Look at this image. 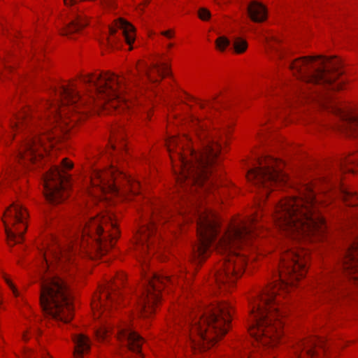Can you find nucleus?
Listing matches in <instances>:
<instances>
[{"mask_svg":"<svg viewBox=\"0 0 358 358\" xmlns=\"http://www.w3.org/2000/svg\"><path fill=\"white\" fill-rule=\"evenodd\" d=\"M115 27L122 30V34L126 43L131 45L135 40V28L129 22L122 18H118L115 20Z\"/></svg>","mask_w":358,"mask_h":358,"instance_id":"nucleus-27","label":"nucleus"},{"mask_svg":"<svg viewBox=\"0 0 358 358\" xmlns=\"http://www.w3.org/2000/svg\"><path fill=\"white\" fill-rule=\"evenodd\" d=\"M38 134H36V135H35V136H28L27 137L28 138H35L36 140V141H37V144L41 145H42L43 143V140H42V138L41 137L40 138L38 137Z\"/></svg>","mask_w":358,"mask_h":358,"instance_id":"nucleus-40","label":"nucleus"},{"mask_svg":"<svg viewBox=\"0 0 358 358\" xmlns=\"http://www.w3.org/2000/svg\"><path fill=\"white\" fill-rule=\"evenodd\" d=\"M40 304L44 313L56 321L67 323L72 319L70 292L66 282L56 275L42 278Z\"/></svg>","mask_w":358,"mask_h":358,"instance_id":"nucleus-8","label":"nucleus"},{"mask_svg":"<svg viewBox=\"0 0 358 358\" xmlns=\"http://www.w3.org/2000/svg\"><path fill=\"white\" fill-rule=\"evenodd\" d=\"M62 169H71L73 168V163L69 162L66 158H64L62 162Z\"/></svg>","mask_w":358,"mask_h":358,"instance_id":"nucleus-38","label":"nucleus"},{"mask_svg":"<svg viewBox=\"0 0 358 358\" xmlns=\"http://www.w3.org/2000/svg\"><path fill=\"white\" fill-rule=\"evenodd\" d=\"M324 341L322 338L308 339L300 343L296 351V358H303V355L314 358L317 354V348L323 349Z\"/></svg>","mask_w":358,"mask_h":358,"instance_id":"nucleus-21","label":"nucleus"},{"mask_svg":"<svg viewBox=\"0 0 358 358\" xmlns=\"http://www.w3.org/2000/svg\"><path fill=\"white\" fill-rule=\"evenodd\" d=\"M319 97V94H316V96L315 98H318Z\"/></svg>","mask_w":358,"mask_h":358,"instance_id":"nucleus-55","label":"nucleus"},{"mask_svg":"<svg viewBox=\"0 0 358 358\" xmlns=\"http://www.w3.org/2000/svg\"><path fill=\"white\" fill-rule=\"evenodd\" d=\"M331 280H332V282H335V283H334V286L336 285V284H338V282H337V281L336 282V280H335L334 279V280H333V279H331Z\"/></svg>","mask_w":358,"mask_h":358,"instance_id":"nucleus-51","label":"nucleus"},{"mask_svg":"<svg viewBox=\"0 0 358 358\" xmlns=\"http://www.w3.org/2000/svg\"><path fill=\"white\" fill-rule=\"evenodd\" d=\"M200 150L189 149L187 158L180 151L176 152L179 173L175 170L177 182L187 191L192 192L203 185L208 180V173L220 152L217 134L210 131L203 120L197 117L192 120Z\"/></svg>","mask_w":358,"mask_h":358,"instance_id":"nucleus-4","label":"nucleus"},{"mask_svg":"<svg viewBox=\"0 0 358 358\" xmlns=\"http://www.w3.org/2000/svg\"><path fill=\"white\" fill-rule=\"evenodd\" d=\"M40 147L37 144V141L34 138H25L23 144L17 152V158L19 160L27 159L29 161L34 162L36 160L37 157H41L42 154L38 152V149Z\"/></svg>","mask_w":358,"mask_h":358,"instance_id":"nucleus-20","label":"nucleus"},{"mask_svg":"<svg viewBox=\"0 0 358 358\" xmlns=\"http://www.w3.org/2000/svg\"><path fill=\"white\" fill-rule=\"evenodd\" d=\"M91 182L93 186L97 187L102 192H116L118 191V179L114 171H93L91 176Z\"/></svg>","mask_w":358,"mask_h":358,"instance_id":"nucleus-17","label":"nucleus"},{"mask_svg":"<svg viewBox=\"0 0 358 358\" xmlns=\"http://www.w3.org/2000/svg\"><path fill=\"white\" fill-rule=\"evenodd\" d=\"M50 129H45L44 130V132H43V135H46V136H47V138H48V140H50V139L52 138L50 134H48V132H49V130H50Z\"/></svg>","mask_w":358,"mask_h":358,"instance_id":"nucleus-46","label":"nucleus"},{"mask_svg":"<svg viewBox=\"0 0 358 358\" xmlns=\"http://www.w3.org/2000/svg\"><path fill=\"white\" fill-rule=\"evenodd\" d=\"M257 166L250 169L247 173L248 180L255 185L264 187L266 189L274 184H285L287 176L282 171V162L265 157L258 159Z\"/></svg>","mask_w":358,"mask_h":358,"instance_id":"nucleus-10","label":"nucleus"},{"mask_svg":"<svg viewBox=\"0 0 358 358\" xmlns=\"http://www.w3.org/2000/svg\"><path fill=\"white\" fill-rule=\"evenodd\" d=\"M138 72H144L147 79L152 83L159 82V80L155 78L154 74L165 76L169 73V67L165 64H163V66L162 67L155 64L152 69H150L145 64L142 69L140 67H138Z\"/></svg>","mask_w":358,"mask_h":358,"instance_id":"nucleus-26","label":"nucleus"},{"mask_svg":"<svg viewBox=\"0 0 358 358\" xmlns=\"http://www.w3.org/2000/svg\"><path fill=\"white\" fill-rule=\"evenodd\" d=\"M109 330L106 327H102L96 331V336L99 341H104L108 334Z\"/></svg>","mask_w":358,"mask_h":358,"instance_id":"nucleus-36","label":"nucleus"},{"mask_svg":"<svg viewBox=\"0 0 358 358\" xmlns=\"http://www.w3.org/2000/svg\"><path fill=\"white\" fill-rule=\"evenodd\" d=\"M45 358H46V357H45Z\"/></svg>","mask_w":358,"mask_h":358,"instance_id":"nucleus-58","label":"nucleus"},{"mask_svg":"<svg viewBox=\"0 0 358 358\" xmlns=\"http://www.w3.org/2000/svg\"><path fill=\"white\" fill-rule=\"evenodd\" d=\"M44 194L51 203H57L67 197L66 189L71 185V176L55 166L44 177Z\"/></svg>","mask_w":358,"mask_h":358,"instance_id":"nucleus-14","label":"nucleus"},{"mask_svg":"<svg viewBox=\"0 0 358 358\" xmlns=\"http://www.w3.org/2000/svg\"><path fill=\"white\" fill-rule=\"evenodd\" d=\"M162 35H163L169 38H171L173 37V33L171 30L164 31L162 32Z\"/></svg>","mask_w":358,"mask_h":358,"instance_id":"nucleus-42","label":"nucleus"},{"mask_svg":"<svg viewBox=\"0 0 358 358\" xmlns=\"http://www.w3.org/2000/svg\"><path fill=\"white\" fill-rule=\"evenodd\" d=\"M181 213V215H182V219H184V220H185V219H186V220L192 219V217H189L186 218V217H185V216H184V215H183V213Z\"/></svg>","mask_w":358,"mask_h":358,"instance_id":"nucleus-49","label":"nucleus"},{"mask_svg":"<svg viewBox=\"0 0 358 358\" xmlns=\"http://www.w3.org/2000/svg\"><path fill=\"white\" fill-rule=\"evenodd\" d=\"M118 278H119L121 281H122V280H123V278H124V275H119V276H118Z\"/></svg>","mask_w":358,"mask_h":358,"instance_id":"nucleus-50","label":"nucleus"},{"mask_svg":"<svg viewBox=\"0 0 358 358\" xmlns=\"http://www.w3.org/2000/svg\"><path fill=\"white\" fill-rule=\"evenodd\" d=\"M127 182H128L129 183H130V182H131L130 180H129V179L127 180Z\"/></svg>","mask_w":358,"mask_h":358,"instance_id":"nucleus-56","label":"nucleus"},{"mask_svg":"<svg viewBox=\"0 0 358 358\" xmlns=\"http://www.w3.org/2000/svg\"><path fill=\"white\" fill-rule=\"evenodd\" d=\"M27 216V210L20 203H13L7 208L3 221L8 244L13 245L23 241Z\"/></svg>","mask_w":358,"mask_h":358,"instance_id":"nucleus-13","label":"nucleus"},{"mask_svg":"<svg viewBox=\"0 0 358 358\" xmlns=\"http://www.w3.org/2000/svg\"><path fill=\"white\" fill-rule=\"evenodd\" d=\"M267 194H268V192L266 191V193H265V196H267Z\"/></svg>","mask_w":358,"mask_h":358,"instance_id":"nucleus-57","label":"nucleus"},{"mask_svg":"<svg viewBox=\"0 0 358 358\" xmlns=\"http://www.w3.org/2000/svg\"><path fill=\"white\" fill-rule=\"evenodd\" d=\"M89 85V87H92V90L94 91V92H93L94 94H92V96H94V94H96V95H97V96H99L101 97V98L104 100V101H110V103L109 104H110V106H111V99H108V97H104V96H101V95H99V94H97L95 92V91H94V87L90 86V85Z\"/></svg>","mask_w":358,"mask_h":358,"instance_id":"nucleus-41","label":"nucleus"},{"mask_svg":"<svg viewBox=\"0 0 358 358\" xmlns=\"http://www.w3.org/2000/svg\"><path fill=\"white\" fill-rule=\"evenodd\" d=\"M247 10L253 22H262L266 19L267 13L265 6L257 1H252L248 5Z\"/></svg>","mask_w":358,"mask_h":358,"instance_id":"nucleus-25","label":"nucleus"},{"mask_svg":"<svg viewBox=\"0 0 358 358\" xmlns=\"http://www.w3.org/2000/svg\"><path fill=\"white\" fill-rule=\"evenodd\" d=\"M248 48V43L246 41L241 38H236L234 42V49L235 52L238 54H241L244 52Z\"/></svg>","mask_w":358,"mask_h":358,"instance_id":"nucleus-31","label":"nucleus"},{"mask_svg":"<svg viewBox=\"0 0 358 358\" xmlns=\"http://www.w3.org/2000/svg\"><path fill=\"white\" fill-rule=\"evenodd\" d=\"M120 175L124 176V178H126V176L123 175L122 173H120Z\"/></svg>","mask_w":358,"mask_h":358,"instance_id":"nucleus-53","label":"nucleus"},{"mask_svg":"<svg viewBox=\"0 0 358 358\" xmlns=\"http://www.w3.org/2000/svg\"><path fill=\"white\" fill-rule=\"evenodd\" d=\"M169 213L166 208H157L152 212V219L149 224L139 229L136 240L143 250L149 248L148 239L158 230V222H160L161 224L166 222L169 218Z\"/></svg>","mask_w":358,"mask_h":358,"instance_id":"nucleus-15","label":"nucleus"},{"mask_svg":"<svg viewBox=\"0 0 358 358\" xmlns=\"http://www.w3.org/2000/svg\"><path fill=\"white\" fill-rule=\"evenodd\" d=\"M191 213L196 222L198 244L194 251L198 262L203 260L214 249L226 255L220 268L215 273L217 285L227 282L234 284L239 278L247 264L245 255H241L234 248L239 247L243 243L248 244L257 235L259 227V215L241 220L233 224L222 236H218L219 225L215 215L204 208L199 209L196 201H191Z\"/></svg>","mask_w":358,"mask_h":358,"instance_id":"nucleus-1","label":"nucleus"},{"mask_svg":"<svg viewBox=\"0 0 358 358\" xmlns=\"http://www.w3.org/2000/svg\"><path fill=\"white\" fill-rule=\"evenodd\" d=\"M177 222H178V225L179 226L180 224V221H177Z\"/></svg>","mask_w":358,"mask_h":358,"instance_id":"nucleus-54","label":"nucleus"},{"mask_svg":"<svg viewBox=\"0 0 358 358\" xmlns=\"http://www.w3.org/2000/svg\"><path fill=\"white\" fill-rule=\"evenodd\" d=\"M307 259L308 252L303 250L289 248L285 249L278 271L275 275V279L262 291L252 303L249 332L257 342L267 347L268 350L271 349V346H267L270 341L274 342V331L276 338L280 336L281 326V322L278 324L273 323V319L268 315V310L271 314V308L275 312L278 311V308L275 306L280 301V294L278 292L281 289H288L294 285V280L305 275Z\"/></svg>","mask_w":358,"mask_h":358,"instance_id":"nucleus-2","label":"nucleus"},{"mask_svg":"<svg viewBox=\"0 0 358 358\" xmlns=\"http://www.w3.org/2000/svg\"><path fill=\"white\" fill-rule=\"evenodd\" d=\"M116 225L113 214L109 212L97 218L84 220L79 224L78 229L71 232L65 245L55 241V246L49 248L48 252H43L45 264L50 266V255L53 262L62 266L70 260L71 255L76 254L78 246L85 248L88 245L89 239L92 241L94 250L103 255L109 248L113 247V241L117 237Z\"/></svg>","mask_w":358,"mask_h":358,"instance_id":"nucleus-5","label":"nucleus"},{"mask_svg":"<svg viewBox=\"0 0 358 358\" xmlns=\"http://www.w3.org/2000/svg\"><path fill=\"white\" fill-rule=\"evenodd\" d=\"M118 339L126 344L131 351L136 353H141V348L143 341L137 333L133 330L126 328L119 329L117 331Z\"/></svg>","mask_w":358,"mask_h":358,"instance_id":"nucleus-19","label":"nucleus"},{"mask_svg":"<svg viewBox=\"0 0 358 358\" xmlns=\"http://www.w3.org/2000/svg\"><path fill=\"white\" fill-rule=\"evenodd\" d=\"M31 119L29 110H25L15 116V121L10 123V126L13 130H21L24 126L28 125Z\"/></svg>","mask_w":358,"mask_h":358,"instance_id":"nucleus-28","label":"nucleus"},{"mask_svg":"<svg viewBox=\"0 0 358 358\" xmlns=\"http://www.w3.org/2000/svg\"><path fill=\"white\" fill-rule=\"evenodd\" d=\"M350 165H354L355 167L358 169V159H352L349 158L346 159L345 164L341 165V169L343 171H349L355 173L356 171L354 169V167H349Z\"/></svg>","mask_w":358,"mask_h":358,"instance_id":"nucleus-32","label":"nucleus"},{"mask_svg":"<svg viewBox=\"0 0 358 358\" xmlns=\"http://www.w3.org/2000/svg\"><path fill=\"white\" fill-rule=\"evenodd\" d=\"M172 46H173V45L171 43L168 45V48H171Z\"/></svg>","mask_w":358,"mask_h":358,"instance_id":"nucleus-52","label":"nucleus"},{"mask_svg":"<svg viewBox=\"0 0 358 358\" xmlns=\"http://www.w3.org/2000/svg\"><path fill=\"white\" fill-rule=\"evenodd\" d=\"M88 24L86 17L83 13H75L70 21L65 24L62 34L66 36H71L74 33L78 32Z\"/></svg>","mask_w":358,"mask_h":358,"instance_id":"nucleus-22","label":"nucleus"},{"mask_svg":"<svg viewBox=\"0 0 358 358\" xmlns=\"http://www.w3.org/2000/svg\"><path fill=\"white\" fill-rule=\"evenodd\" d=\"M82 81L94 87L95 92L104 97L111 99V107L115 110H125L131 106L121 95L126 89V78H120L111 73L104 74H88L82 78Z\"/></svg>","mask_w":358,"mask_h":358,"instance_id":"nucleus-9","label":"nucleus"},{"mask_svg":"<svg viewBox=\"0 0 358 358\" xmlns=\"http://www.w3.org/2000/svg\"><path fill=\"white\" fill-rule=\"evenodd\" d=\"M340 196L346 205L358 206V195L348 189H342L340 192Z\"/></svg>","mask_w":358,"mask_h":358,"instance_id":"nucleus-29","label":"nucleus"},{"mask_svg":"<svg viewBox=\"0 0 358 358\" xmlns=\"http://www.w3.org/2000/svg\"><path fill=\"white\" fill-rule=\"evenodd\" d=\"M199 17L202 20H208L210 17V13L205 8H201L199 10Z\"/></svg>","mask_w":358,"mask_h":358,"instance_id":"nucleus-37","label":"nucleus"},{"mask_svg":"<svg viewBox=\"0 0 358 358\" xmlns=\"http://www.w3.org/2000/svg\"><path fill=\"white\" fill-rule=\"evenodd\" d=\"M231 320V306L227 302L194 311L183 321L184 334L191 349L206 350L228 331Z\"/></svg>","mask_w":358,"mask_h":358,"instance_id":"nucleus-6","label":"nucleus"},{"mask_svg":"<svg viewBox=\"0 0 358 358\" xmlns=\"http://www.w3.org/2000/svg\"><path fill=\"white\" fill-rule=\"evenodd\" d=\"M166 143H167V148L171 155V158L172 161H173L175 156H173L171 154V152H172L173 148L178 145L179 140L176 137H171L167 141Z\"/></svg>","mask_w":358,"mask_h":358,"instance_id":"nucleus-35","label":"nucleus"},{"mask_svg":"<svg viewBox=\"0 0 358 358\" xmlns=\"http://www.w3.org/2000/svg\"><path fill=\"white\" fill-rule=\"evenodd\" d=\"M73 340L75 344L73 355L75 358H82L85 353L90 351V341L87 336L82 334L75 335Z\"/></svg>","mask_w":358,"mask_h":358,"instance_id":"nucleus-24","label":"nucleus"},{"mask_svg":"<svg viewBox=\"0 0 358 358\" xmlns=\"http://www.w3.org/2000/svg\"><path fill=\"white\" fill-rule=\"evenodd\" d=\"M264 39H265V41H266V45H267L268 48H270L271 50H275L277 52L278 55V57L280 58H283L284 57L285 51L283 50L278 49V48H276L274 45V43H279V40L277 38H275L273 36H265Z\"/></svg>","mask_w":358,"mask_h":358,"instance_id":"nucleus-30","label":"nucleus"},{"mask_svg":"<svg viewBox=\"0 0 358 358\" xmlns=\"http://www.w3.org/2000/svg\"><path fill=\"white\" fill-rule=\"evenodd\" d=\"M167 282L173 284V280L169 276L155 273L145 276V282L136 297L138 308L142 316L148 317L153 313L162 288Z\"/></svg>","mask_w":358,"mask_h":358,"instance_id":"nucleus-11","label":"nucleus"},{"mask_svg":"<svg viewBox=\"0 0 358 358\" xmlns=\"http://www.w3.org/2000/svg\"><path fill=\"white\" fill-rule=\"evenodd\" d=\"M123 140H124V136L120 131H118V134H116L114 131L113 133V136L110 140L111 148L113 150L116 149V147H117L116 143H117L121 144V147L124 146V145L123 143Z\"/></svg>","mask_w":358,"mask_h":358,"instance_id":"nucleus-33","label":"nucleus"},{"mask_svg":"<svg viewBox=\"0 0 358 358\" xmlns=\"http://www.w3.org/2000/svg\"><path fill=\"white\" fill-rule=\"evenodd\" d=\"M298 192L297 197L284 199L275 206L273 220L276 227L295 238H322L327 226L312 185H304Z\"/></svg>","mask_w":358,"mask_h":358,"instance_id":"nucleus-3","label":"nucleus"},{"mask_svg":"<svg viewBox=\"0 0 358 358\" xmlns=\"http://www.w3.org/2000/svg\"><path fill=\"white\" fill-rule=\"evenodd\" d=\"M342 268L348 275L357 273L352 278L358 283V236L344 252Z\"/></svg>","mask_w":358,"mask_h":358,"instance_id":"nucleus-18","label":"nucleus"},{"mask_svg":"<svg viewBox=\"0 0 358 358\" xmlns=\"http://www.w3.org/2000/svg\"><path fill=\"white\" fill-rule=\"evenodd\" d=\"M117 285L114 286L112 283H108L107 287H105L102 289L101 296H96L94 297L92 302V309L99 308L105 306V301H113L114 298L116 297L119 293L116 290Z\"/></svg>","mask_w":358,"mask_h":358,"instance_id":"nucleus-23","label":"nucleus"},{"mask_svg":"<svg viewBox=\"0 0 358 358\" xmlns=\"http://www.w3.org/2000/svg\"><path fill=\"white\" fill-rule=\"evenodd\" d=\"M190 99L194 100L197 104H199L201 108H204V104L201 101L194 97H190Z\"/></svg>","mask_w":358,"mask_h":358,"instance_id":"nucleus-44","label":"nucleus"},{"mask_svg":"<svg viewBox=\"0 0 358 358\" xmlns=\"http://www.w3.org/2000/svg\"><path fill=\"white\" fill-rule=\"evenodd\" d=\"M6 281L7 284L9 285V287L12 289L13 294L15 296H17L19 295V292L17 290V289L15 287V286L13 285V283L10 282V280L8 278L6 279Z\"/></svg>","mask_w":358,"mask_h":358,"instance_id":"nucleus-39","label":"nucleus"},{"mask_svg":"<svg viewBox=\"0 0 358 358\" xmlns=\"http://www.w3.org/2000/svg\"><path fill=\"white\" fill-rule=\"evenodd\" d=\"M66 5H72L76 3L77 0H64Z\"/></svg>","mask_w":358,"mask_h":358,"instance_id":"nucleus-45","label":"nucleus"},{"mask_svg":"<svg viewBox=\"0 0 358 358\" xmlns=\"http://www.w3.org/2000/svg\"><path fill=\"white\" fill-rule=\"evenodd\" d=\"M138 186H139L138 182H134L131 185V191L133 192L134 193H136V188H137Z\"/></svg>","mask_w":358,"mask_h":358,"instance_id":"nucleus-43","label":"nucleus"},{"mask_svg":"<svg viewBox=\"0 0 358 358\" xmlns=\"http://www.w3.org/2000/svg\"><path fill=\"white\" fill-rule=\"evenodd\" d=\"M217 48L220 51H224L230 44V41L225 36H220L215 41Z\"/></svg>","mask_w":358,"mask_h":358,"instance_id":"nucleus-34","label":"nucleus"},{"mask_svg":"<svg viewBox=\"0 0 358 358\" xmlns=\"http://www.w3.org/2000/svg\"><path fill=\"white\" fill-rule=\"evenodd\" d=\"M341 66L338 59L321 56L301 57L289 63L293 73L306 84L329 87L332 90L342 88L343 81L335 82L342 74Z\"/></svg>","mask_w":358,"mask_h":358,"instance_id":"nucleus-7","label":"nucleus"},{"mask_svg":"<svg viewBox=\"0 0 358 358\" xmlns=\"http://www.w3.org/2000/svg\"><path fill=\"white\" fill-rule=\"evenodd\" d=\"M334 282H332V280H331V282L329 281L328 282V285H327V289H331V287H334Z\"/></svg>","mask_w":358,"mask_h":358,"instance_id":"nucleus-47","label":"nucleus"},{"mask_svg":"<svg viewBox=\"0 0 358 358\" xmlns=\"http://www.w3.org/2000/svg\"><path fill=\"white\" fill-rule=\"evenodd\" d=\"M116 32V28L115 27H110V33L111 35L115 34Z\"/></svg>","mask_w":358,"mask_h":358,"instance_id":"nucleus-48","label":"nucleus"},{"mask_svg":"<svg viewBox=\"0 0 358 358\" xmlns=\"http://www.w3.org/2000/svg\"><path fill=\"white\" fill-rule=\"evenodd\" d=\"M51 90L57 99L54 102L46 101L44 103V108L50 110L47 116L49 123L52 125L56 122L58 124L59 120L62 119V110L59 113V110L66 106H76L79 102L82 103L83 101L74 84L67 86L60 85L59 88L54 86L51 87Z\"/></svg>","mask_w":358,"mask_h":358,"instance_id":"nucleus-12","label":"nucleus"},{"mask_svg":"<svg viewBox=\"0 0 358 358\" xmlns=\"http://www.w3.org/2000/svg\"><path fill=\"white\" fill-rule=\"evenodd\" d=\"M329 107L331 111L340 117L342 122L341 129L349 136L357 137L358 108L344 110L333 103H331Z\"/></svg>","mask_w":358,"mask_h":358,"instance_id":"nucleus-16","label":"nucleus"}]
</instances>
